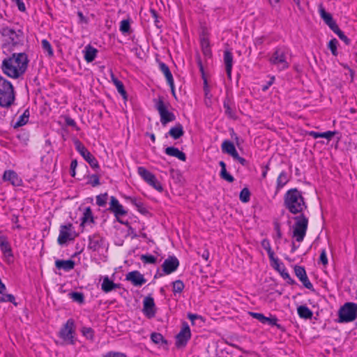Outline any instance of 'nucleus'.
I'll list each match as a JSON object with an SVG mask.
<instances>
[{
  "label": "nucleus",
  "instance_id": "nucleus-1",
  "mask_svg": "<svg viewBox=\"0 0 357 357\" xmlns=\"http://www.w3.org/2000/svg\"><path fill=\"white\" fill-rule=\"evenodd\" d=\"M28 58L24 53H14L5 58L2 62L1 69L4 74L11 78H18L26 70Z\"/></svg>",
  "mask_w": 357,
  "mask_h": 357
},
{
  "label": "nucleus",
  "instance_id": "nucleus-2",
  "mask_svg": "<svg viewBox=\"0 0 357 357\" xmlns=\"http://www.w3.org/2000/svg\"><path fill=\"white\" fill-rule=\"evenodd\" d=\"M284 204L287 209L293 213H301L307 208L302 192L297 188L289 190L284 196Z\"/></svg>",
  "mask_w": 357,
  "mask_h": 357
},
{
  "label": "nucleus",
  "instance_id": "nucleus-3",
  "mask_svg": "<svg viewBox=\"0 0 357 357\" xmlns=\"http://www.w3.org/2000/svg\"><path fill=\"white\" fill-rule=\"evenodd\" d=\"M0 38L2 47H11L21 44L23 42V32L18 29L15 30L9 27L0 29Z\"/></svg>",
  "mask_w": 357,
  "mask_h": 357
},
{
  "label": "nucleus",
  "instance_id": "nucleus-4",
  "mask_svg": "<svg viewBox=\"0 0 357 357\" xmlns=\"http://www.w3.org/2000/svg\"><path fill=\"white\" fill-rule=\"evenodd\" d=\"M15 100L14 88L12 84L0 76V106L9 107Z\"/></svg>",
  "mask_w": 357,
  "mask_h": 357
},
{
  "label": "nucleus",
  "instance_id": "nucleus-5",
  "mask_svg": "<svg viewBox=\"0 0 357 357\" xmlns=\"http://www.w3.org/2000/svg\"><path fill=\"white\" fill-rule=\"evenodd\" d=\"M271 65L276 66L279 70H284L289 68L287 61V50L284 47H278L275 50L269 59Z\"/></svg>",
  "mask_w": 357,
  "mask_h": 357
},
{
  "label": "nucleus",
  "instance_id": "nucleus-6",
  "mask_svg": "<svg viewBox=\"0 0 357 357\" xmlns=\"http://www.w3.org/2000/svg\"><path fill=\"white\" fill-rule=\"evenodd\" d=\"M154 102L155 107L160 114V122L163 126L175 121V115L168 110L170 107V104L169 102H164L162 98L154 100Z\"/></svg>",
  "mask_w": 357,
  "mask_h": 357
},
{
  "label": "nucleus",
  "instance_id": "nucleus-7",
  "mask_svg": "<svg viewBox=\"0 0 357 357\" xmlns=\"http://www.w3.org/2000/svg\"><path fill=\"white\" fill-rule=\"evenodd\" d=\"M357 315V304L346 303L338 311V323H348L354 321Z\"/></svg>",
  "mask_w": 357,
  "mask_h": 357
},
{
  "label": "nucleus",
  "instance_id": "nucleus-8",
  "mask_svg": "<svg viewBox=\"0 0 357 357\" xmlns=\"http://www.w3.org/2000/svg\"><path fill=\"white\" fill-rule=\"evenodd\" d=\"M296 222L294 226L293 237L296 241L302 242L306 234L308 220L303 215H301L295 218Z\"/></svg>",
  "mask_w": 357,
  "mask_h": 357
},
{
  "label": "nucleus",
  "instance_id": "nucleus-9",
  "mask_svg": "<svg viewBox=\"0 0 357 357\" xmlns=\"http://www.w3.org/2000/svg\"><path fill=\"white\" fill-rule=\"evenodd\" d=\"M75 321L73 319H69L60 330V337L68 344H75Z\"/></svg>",
  "mask_w": 357,
  "mask_h": 357
},
{
  "label": "nucleus",
  "instance_id": "nucleus-10",
  "mask_svg": "<svg viewBox=\"0 0 357 357\" xmlns=\"http://www.w3.org/2000/svg\"><path fill=\"white\" fill-rule=\"evenodd\" d=\"M74 144L76 150L93 169L99 168L98 162L96 158L88 151V149L79 139H75L74 141Z\"/></svg>",
  "mask_w": 357,
  "mask_h": 357
},
{
  "label": "nucleus",
  "instance_id": "nucleus-11",
  "mask_svg": "<svg viewBox=\"0 0 357 357\" xmlns=\"http://www.w3.org/2000/svg\"><path fill=\"white\" fill-rule=\"evenodd\" d=\"M73 227L71 223L60 227L59 235L57 239L59 245H63L68 241H73L77 236V234L75 231H73Z\"/></svg>",
  "mask_w": 357,
  "mask_h": 357
},
{
  "label": "nucleus",
  "instance_id": "nucleus-12",
  "mask_svg": "<svg viewBox=\"0 0 357 357\" xmlns=\"http://www.w3.org/2000/svg\"><path fill=\"white\" fill-rule=\"evenodd\" d=\"M109 210L114 213L119 222L125 224L120 220V218L126 215L128 212L124 209L123 206L119 203V200L115 197L112 196L110 197Z\"/></svg>",
  "mask_w": 357,
  "mask_h": 357
},
{
  "label": "nucleus",
  "instance_id": "nucleus-13",
  "mask_svg": "<svg viewBox=\"0 0 357 357\" xmlns=\"http://www.w3.org/2000/svg\"><path fill=\"white\" fill-rule=\"evenodd\" d=\"M191 337V332L187 323L183 324L181 331L176 337V344L177 347H184Z\"/></svg>",
  "mask_w": 357,
  "mask_h": 357
},
{
  "label": "nucleus",
  "instance_id": "nucleus-14",
  "mask_svg": "<svg viewBox=\"0 0 357 357\" xmlns=\"http://www.w3.org/2000/svg\"><path fill=\"white\" fill-rule=\"evenodd\" d=\"M294 272L296 277L299 279V280L302 282V284L305 288L310 290L314 289L313 285L309 280L304 267L300 266H295Z\"/></svg>",
  "mask_w": 357,
  "mask_h": 357
},
{
  "label": "nucleus",
  "instance_id": "nucleus-15",
  "mask_svg": "<svg viewBox=\"0 0 357 357\" xmlns=\"http://www.w3.org/2000/svg\"><path fill=\"white\" fill-rule=\"evenodd\" d=\"M143 312L148 318H153L155 315V305L154 299L146 296L143 301Z\"/></svg>",
  "mask_w": 357,
  "mask_h": 357
},
{
  "label": "nucleus",
  "instance_id": "nucleus-16",
  "mask_svg": "<svg viewBox=\"0 0 357 357\" xmlns=\"http://www.w3.org/2000/svg\"><path fill=\"white\" fill-rule=\"evenodd\" d=\"M126 280L130 281L134 286L136 287H141L146 282L144 275L138 271L129 272L126 275Z\"/></svg>",
  "mask_w": 357,
  "mask_h": 357
},
{
  "label": "nucleus",
  "instance_id": "nucleus-17",
  "mask_svg": "<svg viewBox=\"0 0 357 357\" xmlns=\"http://www.w3.org/2000/svg\"><path fill=\"white\" fill-rule=\"evenodd\" d=\"M179 266L178 259L174 256H170L166 259L162 264V271L166 274L174 272Z\"/></svg>",
  "mask_w": 357,
  "mask_h": 357
},
{
  "label": "nucleus",
  "instance_id": "nucleus-18",
  "mask_svg": "<svg viewBox=\"0 0 357 357\" xmlns=\"http://www.w3.org/2000/svg\"><path fill=\"white\" fill-rule=\"evenodd\" d=\"M3 178L4 181H9L14 186H20L22 183V179L13 170L5 171Z\"/></svg>",
  "mask_w": 357,
  "mask_h": 357
},
{
  "label": "nucleus",
  "instance_id": "nucleus-19",
  "mask_svg": "<svg viewBox=\"0 0 357 357\" xmlns=\"http://www.w3.org/2000/svg\"><path fill=\"white\" fill-rule=\"evenodd\" d=\"M160 70L164 74L166 77L167 82L169 86L171 87L172 92L173 95H175V89L174 84V78L169 68V67L165 63H160L159 64Z\"/></svg>",
  "mask_w": 357,
  "mask_h": 357
},
{
  "label": "nucleus",
  "instance_id": "nucleus-20",
  "mask_svg": "<svg viewBox=\"0 0 357 357\" xmlns=\"http://www.w3.org/2000/svg\"><path fill=\"white\" fill-rule=\"evenodd\" d=\"M200 45L204 56L211 58L212 56V52L210 47V42L208 36L205 33H203L200 36Z\"/></svg>",
  "mask_w": 357,
  "mask_h": 357
},
{
  "label": "nucleus",
  "instance_id": "nucleus-21",
  "mask_svg": "<svg viewBox=\"0 0 357 357\" xmlns=\"http://www.w3.org/2000/svg\"><path fill=\"white\" fill-rule=\"evenodd\" d=\"M103 238L98 234H93L89 237L88 248L93 251L98 250L102 245Z\"/></svg>",
  "mask_w": 357,
  "mask_h": 357
},
{
  "label": "nucleus",
  "instance_id": "nucleus-22",
  "mask_svg": "<svg viewBox=\"0 0 357 357\" xmlns=\"http://www.w3.org/2000/svg\"><path fill=\"white\" fill-rule=\"evenodd\" d=\"M224 63L227 75L229 79H231V70L233 66V55L229 50L224 52Z\"/></svg>",
  "mask_w": 357,
  "mask_h": 357
},
{
  "label": "nucleus",
  "instance_id": "nucleus-23",
  "mask_svg": "<svg viewBox=\"0 0 357 357\" xmlns=\"http://www.w3.org/2000/svg\"><path fill=\"white\" fill-rule=\"evenodd\" d=\"M0 250L6 257H12V249L6 236L0 235Z\"/></svg>",
  "mask_w": 357,
  "mask_h": 357
},
{
  "label": "nucleus",
  "instance_id": "nucleus-24",
  "mask_svg": "<svg viewBox=\"0 0 357 357\" xmlns=\"http://www.w3.org/2000/svg\"><path fill=\"white\" fill-rule=\"evenodd\" d=\"M223 107L225 109V114L231 118L234 119L236 116V110L234 103L231 102V100L227 97L224 100L223 102Z\"/></svg>",
  "mask_w": 357,
  "mask_h": 357
},
{
  "label": "nucleus",
  "instance_id": "nucleus-25",
  "mask_svg": "<svg viewBox=\"0 0 357 357\" xmlns=\"http://www.w3.org/2000/svg\"><path fill=\"white\" fill-rule=\"evenodd\" d=\"M165 153L170 156L175 157L181 161L185 162L186 160L185 154L181 151L178 148L174 146H169L165 149Z\"/></svg>",
  "mask_w": 357,
  "mask_h": 357
},
{
  "label": "nucleus",
  "instance_id": "nucleus-26",
  "mask_svg": "<svg viewBox=\"0 0 357 357\" xmlns=\"http://www.w3.org/2000/svg\"><path fill=\"white\" fill-rule=\"evenodd\" d=\"M55 266L58 269H63L66 271H69L74 268L75 261L71 259H68V260L58 259L55 261Z\"/></svg>",
  "mask_w": 357,
  "mask_h": 357
},
{
  "label": "nucleus",
  "instance_id": "nucleus-27",
  "mask_svg": "<svg viewBox=\"0 0 357 357\" xmlns=\"http://www.w3.org/2000/svg\"><path fill=\"white\" fill-rule=\"evenodd\" d=\"M82 222L80 224V227H84L87 224L93 223L94 219L92 213V211L90 207H86L84 209L83 213V215L81 218Z\"/></svg>",
  "mask_w": 357,
  "mask_h": 357
},
{
  "label": "nucleus",
  "instance_id": "nucleus-28",
  "mask_svg": "<svg viewBox=\"0 0 357 357\" xmlns=\"http://www.w3.org/2000/svg\"><path fill=\"white\" fill-rule=\"evenodd\" d=\"M320 15L321 18L324 20L325 23L331 28L332 30L335 26H337V24L336 22L333 20L332 15L327 13L324 8H321L319 9Z\"/></svg>",
  "mask_w": 357,
  "mask_h": 357
},
{
  "label": "nucleus",
  "instance_id": "nucleus-29",
  "mask_svg": "<svg viewBox=\"0 0 357 357\" xmlns=\"http://www.w3.org/2000/svg\"><path fill=\"white\" fill-rule=\"evenodd\" d=\"M98 50L93 47L88 45L84 50V59L88 62H92L96 57Z\"/></svg>",
  "mask_w": 357,
  "mask_h": 357
},
{
  "label": "nucleus",
  "instance_id": "nucleus-30",
  "mask_svg": "<svg viewBox=\"0 0 357 357\" xmlns=\"http://www.w3.org/2000/svg\"><path fill=\"white\" fill-rule=\"evenodd\" d=\"M111 79L113 84L115 85L118 92L123 96L124 99L127 98V93L124 89L123 84L121 81L119 80L113 73H111Z\"/></svg>",
  "mask_w": 357,
  "mask_h": 357
},
{
  "label": "nucleus",
  "instance_id": "nucleus-31",
  "mask_svg": "<svg viewBox=\"0 0 357 357\" xmlns=\"http://www.w3.org/2000/svg\"><path fill=\"white\" fill-rule=\"evenodd\" d=\"M168 134L174 139L180 138L184 135L183 126L181 123H177L169 130Z\"/></svg>",
  "mask_w": 357,
  "mask_h": 357
},
{
  "label": "nucleus",
  "instance_id": "nucleus-32",
  "mask_svg": "<svg viewBox=\"0 0 357 357\" xmlns=\"http://www.w3.org/2000/svg\"><path fill=\"white\" fill-rule=\"evenodd\" d=\"M118 285L115 284L113 281L110 280L108 276H105L103 278V281L101 284V288L104 292L108 293L116 289Z\"/></svg>",
  "mask_w": 357,
  "mask_h": 357
},
{
  "label": "nucleus",
  "instance_id": "nucleus-33",
  "mask_svg": "<svg viewBox=\"0 0 357 357\" xmlns=\"http://www.w3.org/2000/svg\"><path fill=\"white\" fill-rule=\"evenodd\" d=\"M137 172L139 175L147 183H149L150 181H153L155 175L153 174L151 172L148 171L144 167H139L137 168Z\"/></svg>",
  "mask_w": 357,
  "mask_h": 357
},
{
  "label": "nucleus",
  "instance_id": "nucleus-34",
  "mask_svg": "<svg viewBox=\"0 0 357 357\" xmlns=\"http://www.w3.org/2000/svg\"><path fill=\"white\" fill-rule=\"evenodd\" d=\"M29 110L26 109L23 114L19 116L14 124V128H16L26 125L29 121Z\"/></svg>",
  "mask_w": 357,
  "mask_h": 357
},
{
  "label": "nucleus",
  "instance_id": "nucleus-35",
  "mask_svg": "<svg viewBox=\"0 0 357 357\" xmlns=\"http://www.w3.org/2000/svg\"><path fill=\"white\" fill-rule=\"evenodd\" d=\"M298 314L303 319H311L313 314L312 312L305 305H301L297 308Z\"/></svg>",
  "mask_w": 357,
  "mask_h": 357
},
{
  "label": "nucleus",
  "instance_id": "nucleus-36",
  "mask_svg": "<svg viewBox=\"0 0 357 357\" xmlns=\"http://www.w3.org/2000/svg\"><path fill=\"white\" fill-rule=\"evenodd\" d=\"M289 181L288 175L286 172L282 171L277 178V190L282 188Z\"/></svg>",
  "mask_w": 357,
  "mask_h": 357
},
{
  "label": "nucleus",
  "instance_id": "nucleus-37",
  "mask_svg": "<svg viewBox=\"0 0 357 357\" xmlns=\"http://www.w3.org/2000/svg\"><path fill=\"white\" fill-rule=\"evenodd\" d=\"M278 318L275 316L271 315L270 317H266L264 324H268L271 326H276L277 328L281 331H284V327L278 324Z\"/></svg>",
  "mask_w": 357,
  "mask_h": 357
},
{
  "label": "nucleus",
  "instance_id": "nucleus-38",
  "mask_svg": "<svg viewBox=\"0 0 357 357\" xmlns=\"http://www.w3.org/2000/svg\"><path fill=\"white\" fill-rule=\"evenodd\" d=\"M68 296L73 301L78 303L79 304H83L84 303V296L83 293L78 291H73L68 294Z\"/></svg>",
  "mask_w": 357,
  "mask_h": 357
},
{
  "label": "nucleus",
  "instance_id": "nucleus-39",
  "mask_svg": "<svg viewBox=\"0 0 357 357\" xmlns=\"http://www.w3.org/2000/svg\"><path fill=\"white\" fill-rule=\"evenodd\" d=\"M332 31L336 33L340 40L344 42L346 45H349L351 43V40L349 38H347V36L344 35V32L342 31L338 26H335V27L332 29Z\"/></svg>",
  "mask_w": 357,
  "mask_h": 357
},
{
  "label": "nucleus",
  "instance_id": "nucleus-40",
  "mask_svg": "<svg viewBox=\"0 0 357 357\" xmlns=\"http://www.w3.org/2000/svg\"><path fill=\"white\" fill-rule=\"evenodd\" d=\"M261 246L265 250H266L269 259H273V256H275V253L271 249V246L269 241L267 239H264L261 241Z\"/></svg>",
  "mask_w": 357,
  "mask_h": 357
},
{
  "label": "nucleus",
  "instance_id": "nucleus-41",
  "mask_svg": "<svg viewBox=\"0 0 357 357\" xmlns=\"http://www.w3.org/2000/svg\"><path fill=\"white\" fill-rule=\"evenodd\" d=\"M82 334L86 339L93 341L94 340V331L90 327H82L81 329Z\"/></svg>",
  "mask_w": 357,
  "mask_h": 357
},
{
  "label": "nucleus",
  "instance_id": "nucleus-42",
  "mask_svg": "<svg viewBox=\"0 0 357 357\" xmlns=\"http://www.w3.org/2000/svg\"><path fill=\"white\" fill-rule=\"evenodd\" d=\"M234 149L235 146L234 144L229 140H225L222 144V151L227 154H229Z\"/></svg>",
  "mask_w": 357,
  "mask_h": 357
},
{
  "label": "nucleus",
  "instance_id": "nucleus-43",
  "mask_svg": "<svg viewBox=\"0 0 357 357\" xmlns=\"http://www.w3.org/2000/svg\"><path fill=\"white\" fill-rule=\"evenodd\" d=\"M41 45H42L43 50L45 52H47L48 56H52L53 55L54 52H53L52 45L47 40L43 39L41 41Z\"/></svg>",
  "mask_w": 357,
  "mask_h": 357
},
{
  "label": "nucleus",
  "instance_id": "nucleus-44",
  "mask_svg": "<svg viewBox=\"0 0 357 357\" xmlns=\"http://www.w3.org/2000/svg\"><path fill=\"white\" fill-rule=\"evenodd\" d=\"M172 285H173V291L174 294L181 293L185 287L183 282L180 280H176L175 282H174L172 283Z\"/></svg>",
  "mask_w": 357,
  "mask_h": 357
},
{
  "label": "nucleus",
  "instance_id": "nucleus-45",
  "mask_svg": "<svg viewBox=\"0 0 357 357\" xmlns=\"http://www.w3.org/2000/svg\"><path fill=\"white\" fill-rule=\"evenodd\" d=\"M250 197V192L248 188H245L241 191L240 195H239V199L242 202L246 203V202H249Z\"/></svg>",
  "mask_w": 357,
  "mask_h": 357
},
{
  "label": "nucleus",
  "instance_id": "nucleus-46",
  "mask_svg": "<svg viewBox=\"0 0 357 357\" xmlns=\"http://www.w3.org/2000/svg\"><path fill=\"white\" fill-rule=\"evenodd\" d=\"M140 259L144 264H153L157 261V258L151 255H142Z\"/></svg>",
  "mask_w": 357,
  "mask_h": 357
},
{
  "label": "nucleus",
  "instance_id": "nucleus-47",
  "mask_svg": "<svg viewBox=\"0 0 357 357\" xmlns=\"http://www.w3.org/2000/svg\"><path fill=\"white\" fill-rule=\"evenodd\" d=\"M337 44H338V41L337 40V39L333 38L329 41L328 45V47L330 49V50L331 51L332 54L334 56L337 55Z\"/></svg>",
  "mask_w": 357,
  "mask_h": 357
},
{
  "label": "nucleus",
  "instance_id": "nucleus-48",
  "mask_svg": "<svg viewBox=\"0 0 357 357\" xmlns=\"http://www.w3.org/2000/svg\"><path fill=\"white\" fill-rule=\"evenodd\" d=\"M130 25L129 20H123L120 23V31L123 33H126L130 31Z\"/></svg>",
  "mask_w": 357,
  "mask_h": 357
},
{
  "label": "nucleus",
  "instance_id": "nucleus-49",
  "mask_svg": "<svg viewBox=\"0 0 357 357\" xmlns=\"http://www.w3.org/2000/svg\"><path fill=\"white\" fill-rule=\"evenodd\" d=\"M107 200V194H101L96 197V204L99 206H105Z\"/></svg>",
  "mask_w": 357,
  "mask_h": 357
},
{
  "label": "nucleus",
  "instance_id": "nucleus-50",
  "mask_svg": "<svg viewBox=\"0 0 357 357\" xmlns=\"http://www.w3.org/2000/svg\"><path fill=\"white\" fill-rule=\"evenodd\" d=\"M151 339L155 344L166 342V341L164 340L163 336L160 333H153L151 335Z\"/></svg>",
  "mask_w": 357,
  "mask_h": 357
},
{
  "label": "nucleus",
  "instance_id": "nucleus-51",
  "mask_svg": "<svg viewBox=\"0 0 357 357\" xmlns=\"http://www.w3.org/2000/svg\"><path fill=\"white\" fill-rule=\"evenodd\" d=\"M151 186H152L153 188H155L158 192H162L163 188L160 182H159L156 177L154 176V178L153 179V181H150L149 183Z\"/></svg>",
  "mask_w": 357,
  "mask_h": 357
},
{
  "label": "nucleus",
  "instance_id": "nucleus-52",
  "mask_svg": "<svg viewBox=\"0 0 357 357\" xmlns=\"http://www.w3.org/2000/svg\"><path fill=\"white\" fill-rule=\"evenodd\" d=\"M149 12H150V15H151V17L154 20V24L155 25L158 27V28H160L161 26V24H160V20H158V13L156 12V10H155L154 9H152L151 8L149 10Z\"/></svg>",
  "mask_w": 357,
  "mask_h": 357
},
{
  "label": "nucleus",
  "instance_id": "nucleus-53",
  "mask_svg": "<svg viewBox=\"0 0 357 357\" xmlns=\"http://www.w3.org/2000/svg\"><path fill=\"white\" fill-rule=\"evenodd\" d=\"M270 260L272 262V266L278 272H280L282 270V266H284L282 263L280 262L278 258L275 257V256H273V259Z\"/></svg>",
  "mask_w": 357,
  "mask_h": 357
},
{
  "label": "nucleus",
  "instance_id": "nucleus-54",
  "mask_svg": "<svg viewBox=\"0 0 357 357\" xmlns=\"http://www.w3.org/2000/svg\"><path fill=\"white\" fill-rule=\"evenodd\" d=\"M249 314L252 318L257 319L259 321L264 324L266 317L263 314L259 312H249Z\"/></svg>",
  "mask_w": 357,
  "mask_h": 357
},
{
  "label": "nucleus",
  "instance_id": "nucleus-55",
  "mask_svg": "<svg viewBox=\"0 0 357 357\" xmlns=\"http://www.w3.org/2000/svg\"><path fill=\"white\" fill-rule=\"evenodd\" d=\"M3 302H10L14 304L15 306L17 305V303L15 302V296L13 294H2Z\"/></svg>",
  "mask_w": 357,
  "mask_h": 357
},
{
  "label": "nucleus",
  "instance_id": "nucleus-56",
  "mask_svg": "<svg viewBox=\"0 0 357 357\" xmlns=\"http://www.w3.org/2000/svg\"><path fill=\"white\" fill-rule=\"evenodd\" d=\"M319 261L324 266H326L328 264V258L326 255V251L325 249H323L321 252Z\"/></svg>",
  "mask_w": 357,
  "mask_h": 357
},
{
  "label": "nucleus",
  "instance_id": "nucleus-57",
  "mask_svg": "<svg viewBox=\"0 0 357 357\" xmlns=\"http://www.w3.org/2000/svg\"><path fill=\"white\" fill-rule=\"evenodd\" d=\"M220 178L229 183H232L234 181V178L227 171L220 176Z\"/></svg>",
  "mask_w": 357,
  "mask_h": 357
},
{
  "label": "nucleus",
  "instance_id": "nucleus-58",
  "mask_svg": "<svg viewBox=\"0 0 357 357\" xmlns=\"http://www.w3.org/2000/svg\"><path fill=\"white\" fill-rule=\"evenodd\" d=\"M335 135V132H333V131H327V132H321V138H326L328 140H331Z\"/></svg>",
  "mask_w": 357,
  "mask_h": 357
},
{
  "label": "nucleus",
  "instance_id": "nucleus-59",
  "mask_svg": "<svg viewBox=\"0 0 357 357\" xmlns=\"http://www.w3.org/2000/svg\"><path fill=\"white\" fill-rule=\"evenodd\" d=\"M90 183L92 186H96L100 184L99 177L97 175H92L90 178Z\"/></svg>",
  "mask_w": 357,
  "mask_h": 357
},
{
  "label": "nucleus",
  "instance_id": "nucleus-60",
  "mask_svg": "<svg viewBox=\"0 0 357 357\" xmlns=\"http://www.w3.org/2000/svg\"><path fill=\"white\" fill-rule=\"evenodd\" d=\"M280 273L284 279L291 280V277L284 266H282V270L280 271Z\"/></svg>",
  "mask_w": 357,
  "mask_h": 357
},
{
  "label": "nucleus",
  "instance_id": "nucleus-61",
  "mask_svg": "<svg viewBox=\"0 0 357 357\" xmlns=\"http://www.w3.org/2000/svg\"><path fill=\"white\" fill-rule=\"evenodd\" d=\"M77 167V160H73L70 163V171L71 176H75V169Z\"/></svg>",
  "mask_w": 357,
  "mask_h": 357
},
{
  "label": "nucleus",
  "instance_id": "nucleus-62",
  "mask_svg": "<svg viewBox=\"0 0 357 357\" xmlns=\"http://www.w3.org/2000/svg\"><path fill=\"white\" fill-rule=\"evenodd\" d=\"M273 225H274V229H275V231L277 233L278 237V238H281L282 237V233H281V231H280V223L278 222L275 221V222H274Z\"/></svg>",
  "mask_w": 357,
  "mask_h": 357
},
{
  "label": "nucleus",
  "instance_id": "nucleus-63",
  "mask_svg": "<svg viewBox=\"0 0 357 357\" xmlns=\"http://www.w3.org/2000/svg\"><path fill=\"white\" fill-rule=\"evenodd\" d=\"M102 357H126V356L121 353L109 352Z\"/></svg>",
  "mask_w": 357,
  "mask_h": 357
},
{
  "label": "nucleus",
  "instance_id": "nucleus-64",
  "mask_svg": "<svg viewBox=\"0 0 357 357\" xmlns=\"http://www.w3.org/2000/svg\"><path fill=\"white\" fill-rule=\"evenodd\" d=\"M13 2L16 3L18 9L20 11H24L26 8L24 3L21 0H12Z\"/></svg>",
  "mask_w": 357,
  "mask_h": 357
}]
</instances>
